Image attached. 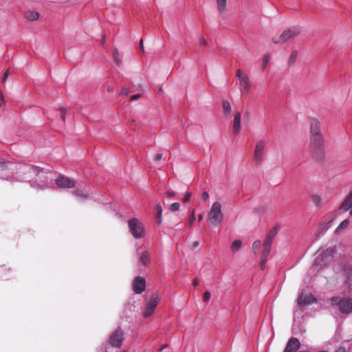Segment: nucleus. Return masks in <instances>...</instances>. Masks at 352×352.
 I'll return each instance as SVG.
<instances>
[{"instance_id":"13d9d810","label":"nucleus","mask_w":352,"mask_h":352,"mask_svg":"<svg viewBox=\"0 0 352 352\" xmlns=\"http://www.w3.org/2000/svg\"><path fill=\"white\" fill-rule=\"evenodd\" d=\"M1 100H3V95H2V94H1Z\"/></svg>"},{"instance_id":"f704fd0d","label":"nucleus","mask_w":352,"mask_h":352,"mask_svg":"<svg viewBox=\"0 0 352 352\" xmlns=\"http://www.w3.org/2000/svg\"><path fill=\"white\" fill-rule=\"evenodd\" d=\"M210 296H211V294L210 292H208V291L205 292L203 295L204 300L206 302L208 301L209 299L210 298Z\"/></svg>"},{"instance_id":"ea45409f","label":"nucleus","mask_w":352,"mask_h":352,"mask_svg":"<svg viewBox=\"0 0 352 352\" xmlns=\"http://www.w3.org/2000/svg\"><path fill=\"white\" fill-rule=\"evenodd\" d=\"M130 91L129 89L127 88H125V87H123L122 89H121V94L122 95H124V96H127L129 94Z\"/></svg>"},{"instance_id":"c756f323","label":"nucleus","mask_w":352,"mask_h":352,"mask_svg":"<svg viewBox=\"0 0 352 352\" xmlns=\"http://www.w3.org/2000/svg\"><path fill=\"white\" fill-rule=\"evenodd\" d=\"M311 200L316 205L318 206L321 204V198L318 195H314L311 197Z\"/></svg>"},{"instance_id":"20e7f679","label":"nucleus","mask_w":352,"mask_h":352,"mask_svg":"<svg viewBox=\"0 0 352 352\" xmlns=\"http://www.w3.org/2000/svg\"><path fill=\"white\" fill-rule=\"evenodd\" d=\"M208 223L212 226L220 225L223 221V214L221 211V204L219 201L212 204L208 214Z\"/></svg>"},{"instance_id":"37998d69","label":"nucleus","mask_w":352,"mask_h":352,"mask_svg":"<svg viewBox=\"0 0 352 352\" xmlns=\"http://www.w3.org/2000/svg\"><path fill=\"white\" fill-rule=\"evenodd\" d=\"M208 198H209V194L207 192H204L202 194V199L204 201H206L208 199Z\"/></svg>"},{"instance_id":"5701e85b","label":"nucleus","mask_w":352,"mask_h":352,"mask_svg":"<svg viewBox=\"0 0 352 352\" xmlns=\"http://www.w3.org/2000/svg\"><path fill=\"white\" fill-rule=\"evenodd\" d=\"M38 12L33 10H29L25 13V18L30 21H36L38 19Z\"/></svg>"},{"instance_id":"4c0bfd02","label":"nucleus","mask_w":352,"mask_h":352,"mask_svg":"<svg viewBox=\"0 0 352 352\" xmlns=\"http://www.w3.org/2000/svg\"><path fill=\"white\" fill-rule=\"evenodd\" d=\"M66 112H67V109L65 108L60 109V116H61L63 121H65V120Z\"/></svg>"},{"instance_id":"58836bf2","label":"nucleus","mask_w":352,"mask_h":352,"mask_svg":"<svg viewBox=\"0 0 352 352\" xmlns=\"http://www.w3.org/2000/svg\"><path fill=\"white\" fill-rule=\"evenodd\" d=\"M191 197V193L190 192H187L185 195H184V197L183 198V201L184 202H187L190 200Z\"/></svg>"},{"instance_id":"1a4fd4ad","label":"nucleus","mask_w":352,"mask_h":352,"mask_svg":"<svg viewBox=\"0 0 352 352\" xmlns=\"http://www.w3.org/2000/svg\"><path fill=\"white\" fill-rule=\"evenodd\" d=\"M265 142L263 140H260L256 144L254 154H253V160L256 164H261L265 155Z\"/></svg>"},{"instance_id":"7ed1b4c3","label":"nucleus","mask_w":352,"mask_h":352,"mask_svg":"<svg viewBox=\"0 0 352 352\" xmlns=\"http://www.w3.org/2000/svg\"><path fill=\"white\" fill-rule=\"evenodd\" d=\"M336 252V249L333 247L328 248L320 252L316 256L315 262L312 265L311 270L318 271L327 265L326 260L333 256Z\"/></svg>"},{"instance_id":"603ef678","label":"nucleus","mask_w":352,"mask_h":352,"mask_svg":"<svg viewBox=\"0 0 352 352\" xmlns=\"http://www.w3.org/2000/svg\"><path fill=\"white\" fill-rule=\"evenodd\" d=\"M105 41H106V36L104 35V36H102V40H101V43L102 44H104Z\"/></svg>"},{"instance_id":"c85d7f7f","label":"nucleus","mask_w":352,"mask_h":352,"mask_svg":"<svg viewBox=\"0 0 352 352\" xmlns=\"http://www.w3.org/2000/svg\"><path fill=\"white\" fill-rule=\"evenodd\" d=\"M297 57H298V52L296 50L293 51L289 56V64H294L296 62Z\"/></svg>"},{"instance_id":"e433bc0d","label":"nucleus","mask_w":352,"mask_h":352,"mask_svg":"<svg viewBox=\"0 0 352 352\" xmlns=\"http://www.w3.org/2000/svg\"><path fill=\"white\" fill-rule=\"evenodd\" d=\"M195 220V211L192 210L189 217V224L192 225Z\"/></svg>"},{"instance_id":"a878e982","label":"nucleus","mask_w":352,"mask_h":352,"mask_svg":"<svg viewBox=\"0 0 352 352\" xmlns=\"http://www.w3.org/2000/svg\"><path fill=\"white\" fill-rule=\"evenodd\" d=\"M350 223V221L349 219H345L342 222L340 223V225L337 227L336 229V232H339L341 230L346 228Z\"/></svg>"},{"instance_id":"6e6552de","label":"nucleus","mask_w":352,"mask_h":352,"mask_svg":"<svg viewBox=\"0 0 352 352\" xmlns=\"http://www.w3.org/2000/svg\"><path fill=\"white\" fill-rule=\"evenodd\" d=\"M236 76L239 80L240 90L243 94L247 95L251 89V82L248 74L241 69L236 71Z\"/></svg>"},{"instance_id":"5fc2aeb1","label":"nucleus","mask_w":352,"mask_h":352,"mask_svg":"<svg viewBox=\"0 0 352 352\" xmlns=\"http://www.w3.org/2000/svg\"><path fill=\"white\" fill-rule=\"evenodd\" d=\"M198 219H199V221H201L203 219V215L202 214L199 215Z\"/></svg>"},{"instance_id":"b1692460","label":"nucleus","mask_w":352,"mask_h":352,"mask_svg":"<svg viewBox=\"0 0 352 352\" xmlns=\"http://www.w3.org/2000/svg\"><path fill=\"white\" fill-rule=\"evenodd\" d=\"M140 261L144 265H146L149 263L150 257H149V254L147 251H144L140 254Z\"/></svg>"},{"instance_id":"f3484780","label":"nucleus","mask_w":352,"mask_h":352,"mask_svg":"<svg viewBox=\"0 0 352 352\" xmlns=\"http://www.w3.org/2000/svg\"><path fill=\"white\" fill-rule=\"evenodd\" d=\"M316 301L315 298L311 294L304 295L301 294L298 299L300 305H308Z\"/></svg>"},{"instance_id":"de8ad7c7","label":"nucleus","mask_w":352,"mask_h":352,"mask_svg":"<svg viewBox=\"0 0 352 352\" xmlns=\"http://www.w3.org/2000/svg\"><path fill=\"white\" fill-rule=\"evenodd\" d=\"M162 158V153H157L155 156V160L158 161Z\"/></svg>"},{"instance_id":"a19ab883","label":"nucleus","mask_w":352,"mask_h":352,"mask_svg":"<svg viewBox=\"0 0 352 352\" xmlns=\"http://www.w3.org/2000/svg\"><path fill=\"white\" fill-rule=\"evenodd\" d=\"M10 73H9V71L8 70H6L4 74H3V78H2V82H5L6 80H7L8 76H9Z\"/></svg>"},{"instance_id":"39448f33","label":"nucleus","mask_w":352,"mask_h":352,"mask_svg":"<svg viewBox=\"0 0 352 352\" xmlns=\"http://www.w3.org/2000/svg\"><path fill=\"white\" fill-rule=\"evenodd\" d=\"M160 301L159 295L156 293L153 294L150 298L146 302L145 305L142 308V313L144 318L151 316Z\"/></svg>"},{"instance_id":"6e6d98bb","label":"nucleus","mask_w":352,"mask_h":352,"mask_svg":"<svg viewBox=\"0 0 352 352\" xmlns=\"http://www.w3.org/2000/svg\"><path fill=\"white\" fill-rule=\"evenodd\" d=\"M349 214L352 215V209L350 210Z\"/></svg>"},{"instance_id":"49530a36","label":"nucleus","mask_w":352,"mask_h":352,"mask_svg":"<svg viewBox=\"0 0 352 352\" xmlns=\"http://www.w3.org/2000/svg\"><path fill=\"white\" fill-rule=\"evenodd\" d=\"M199 43L201 45H206L207 44V41L203 37L200 38Z\"/></svg>"},{"instance_id":"c03bdc74","label":"nucleus","mask_w":352,"mask_h":352,"mask_svg":"<svg viewBox=\"0 0 352 352\" xmlns=\"http://www.w3.org/2000/svg\"><path fill=\"white\" fill-rule=\"evenodd\" d=\"M75 194L77 195V196H79L80 197H85V195L83 194V192L81 191V190H76L75 191Z\"/></svg>"},{"instance_id":"423d86ee","label":"nucleus","mask_w":352,"mask_h":352,"mask_svg":"<svg viewBox=\"0 0 352 352\" xmlns=\"http://www.w3.org/2000/svg\"><path fill=\"white\" fill-rule=\"evenodd\" d=\"M331 304L338 306L342 314H350L352 312V300L349 298H341L340 297H333L331 298Z\"/></svg>"},{"instance_id":"9d476101","label":"nucleus","mask_w":352,"mask_h":352,"mask_svg":"<svg viewBox=\"0 0 352 352\" xmlns=\"http://www.w3.org/2000/svg\"><path fill=\"white\" fill-rule=\"evenodd\" d=\"M309 133L310 138L312 137H322V134L321 133V124L320 121L314 118H309Z\"/></svg>"},{"instance_id":"a18cd8bd","label":"nucleus","mask_w":352,"mask_h":352,"mask_svg":"<svg viewBox=\"0 0 352 352\" xmlns=\"http://www.w3.org/2000/svg\"><path fill=\"white\" fill-rule=\"evenodd\" d=\"M141 97V94H135L132 96H131V100H135Z\"/></svg>"},{"instance_id":"dca6fc26","label":"nucleus","mask_w":352,"mask_h":352,"mask_svg":"<svg viewBox=\"0 0 352 352\" xmlns=\"http://www.w3.org/2000/svg\"><path fill=\"white\" fill-rule=\"evenodd\" d=\"M300 348V342L297 338H291L284 350V352H296Z\"/></svg>"},{"instance_id":"6ab92c4d","label":"nucleus","mask_w":352,"mask_h":352,"mask_svg":"<svg viewBox=\"0 0 352 352\" xmlns=\"http://www.w3.org/2000/svg\"><path fill=\"white\" fill-rule=\"evenodd\" d=\"M241 131V113L237 112L234 117L233 120V133L235 135L239 134Z\"/></svg>"},{"instance_id":"4468645a","label":"nucleus","mask_w":352,"mask_h":352,"mask_svg":"<svg viewBox=\"0 0 352 352\" xmlns=\"http://www.w3.org/2000/svg\"><path fill=\"white\" fill-rule=\"evenodd\" d=\"M335 216L333 214H330L327 216L318 226V234H322L326 232L331 227V223L333 222Z\"/></svg>"},{"instance_id":"bb28decb","label":"nucleus","mask_w":352,"mask_h":352,"mask_svg":"<svg viewBox=\"0 0 352 352\" xmlns=\"http://www.w3.org/2000/svg\"><path fill=\"white\" fill-rule=\"evenodd\" d=\"M241 241L240 240H235L231 245V249L233 252L239 250L241 248Z\"/></svg>"},{"instance_id":"f03ea898","label":"nucleus","mask_w":352,"mask_h":352,"mask_svg":"<svg viewBox=\"0 0 352 352\" xmlns=\"http://www.w3.org/2000/svg\"><path fill=\"white\" fill-rule=\"evenodd\" d=\"M324 149L322 137H312L309 139V151L313 157L320 159L323 156Z\"/></svg>"},{"instance_id":"a211bd4d","label":"nucleus","mask_w":352,"mask_h":352,"mask_svg":"<svg viewBox=\"0 0 352 352\" xmlns=\"http://www.w3.org/2000/svg\"><path fill=\"white\" fill-rule=\"evenodd\" d=\"M271 248L267 245H263V250L261 256V268L264 269L265 263L267 259V256H269L270 252H271Z\"/></svg>"},{"instance_id":"aec40b11","label":"nucleus","mask_w":352,"mask_h":352,"mask_svg":"<svg viewBox=\"0 0 352 352\" xmlns=\"http://www.w3.org/2000/svg\"><path fill=\"white\" fill-rule=\"evenodd\" d=\"M276 234H277L276 228H274L272 230H270L268 232V234H267L263 245L272 247V241H273L275 236L276 235Z\"/></svg>"},{"instance_id":"bf43d9fd","label":"nucleus","mask_w":352,"mask_h":352,"mask_svg":"<svg viewBox=\"0 0 352 352\" xmlns=\"http://www.w3.org/2000/svg\"><path fill=\"white\" fill-rule=\"evenodd\" d=\"M1 107V104L0 103V107Z\"/></svg>"},{"instance_id":"ddd939ff","label":"nucleus","mask_w":352,"mask_h":352,"mask_svg":"<svg viewBox=\"0 0 352 352\" xmlns=\"http://www.w3.org/2000/svg\"><path fill=\"white\" fill-rule=\"evenodd\" d=\"M145 287V279L140 276L136 277L133 283V289L134 292L136 294H141L144 291Z\"/></svg>"},{"instance_id":"72a5a7b5","label":"nucleus","mask_w":352,"mask_h":352,"mask_svg":"<svg viewBox=\"0 0 352 352\" xmlns=\"http://www.w3.org/2000/svg\"><path fill=\"white\" fill-rule=\"evenodd\" d=\"M270 56L269 54H265L264 56L263 60V69H265V67H267V65L270 61Z\"/></svg>"},{"instance_id":"4be33fe9","label":"nucleus","mask_w":352,"mask_h":352,"mask_svg":"<svg viewBox=\"0 0 352 352\" xmlns=\"http://www.w3.org/2000/svg\"><path fill=\"white\" fill-rule=\"evenodd\" d=\"M217 8L221 14L227 12V0H217Z\"/></svg>"},{"instance_id":"2f4dec72","label":"nucleus","mask_w":352,"mask_h":352,"mask_svg":"<svg viewBox=\"0 0 352 352\" xmlns=\"http://www.w3.org/2000/svg\"><path fill=\"white\" fill-rule=\"evenodd\" d=\"M113 54L115 62L116 63L117 65H119L121 60L120 58L118 50L117 49H114Z\"/></svg>"},{"instance_id":"f8f14e48","label":"nucleus","mask_w":352,"mask_h":352,"mask_svg":"<svg viewBox=\"0 0 352 352\" xmlns=\"http://www.w3.org/2000/svg\"><path fill=\"white\" fill-rule=\"evenodd\" d=\"M300 32V30L297 27L288 28L287 30H285L280 36V41L286 42L298 35Z\"/></svg>"},{"instance_id":"f257e3e1","label":"nucleus","mask_w":352,"mask_h":352,"mask_svg":"<svg viewBox=\"0 0 352 352\" xmlns=\"http://www.w3.org/2000/svg\"><path fill=\"white\" fill-rule=\"evenodd\" d=\"M15 168L16 180L28 182L32 188L36 189H44L47 186L43 181L38 182V179L41 178L44 173L43 168L29 164H18Z\"/></svg>"},{"instance_id":"393cba45","label":"nucleus","mask_w":352,"mask_h":352,"mask_svg":"<svg viewBox=\"0 0 352 352\" xmlns=\"http://www.w3.org/2000/svg\"><path fill=\"white\" fill-rule=\"evenodd\" d=\"M156 217L159 223H161L162 219V207L160 204H157L155 207Z\"/></svg>"},{"instance_id":"9b49d317","label":"nucleus","mask_w":352,"mask_h":352,"mask_svg":"<svg viewBox=\"0 0 352 352\" xmlns=\"http://www.w3.org/2000/svg\"><path fill=\"white\" fill-rule=\"evenodd\" d=\"M124 340L122 330L114 331L109 337V342L113 346L120 348Z\"/></svg>"},{"instance_id":"cd10ccee","label":"nucleus","mask_w":352,"mask_h":352,"mask_svg":"<svg viewBox=\"0 0 352 352\" xmlns=\"http://www.w3.org/2000/svg\"><path fill=\"white\" fill-rule=\"evenodd\" d=\"M223 108L226 113H230L232 111L230 103L227 100L223 101Z\"/></svg>"},{"instance_id":"09e8293b","label":"nucleus","mask_w":352,"mask_h":352,"mask_svg":"<svg viewBox=\"0 0 352 352\" xmlns=\"http://www.w3.org/2000/svg\"><path fill=\"white\" fill-rule=\"evenodd\" d=\"M192 284L194 285V287H197L199 284V281L197 279H194L193 281H192Z\"/></svg>"},{"instance_id":"4d7b16f0","label":"nucleus","mask_w":352,"mask_h":352,"mask_svg":"<svg viewBox=\"0 0 352 352\" xmlns=\"http://www.w3.org/2000/svg\"><path fill=\"white\" fill-rule=\"evenodd\" d=\"M12 166H13L12 164H10V169H13Z\"/></svg>"},{"instance_id":"3c124183","label":"nucleus","mask_w":352,"mask_h":352,"mask_svg":"<svg viewBox=\"0 0 352 352\" xmlns=\"http://www.w3.org/2000/svg\"><path fill=\"white\" fill-rule=\"evenodd\" d=\"M199 245V242L198 241H195L193 243H192V247L195 248H197V246Z\"/></svg>"},{"instance_id":"412c9836","label":"nucleus","mask_w":352,"mask_h":352,"mask_svg":"<svg viewBox=\"0 0 352 352\" xmlns=\"http://www.w3.org/2000/svg\"><path fill=\"white\" fill-rule=\"evenodd\" d=\"M351 208H352V191L350 192V194L348 195V197L346 198V199L342 204V205L340 207V209L344 211H347Z\"/></svg>"},{"instance_id":"473e14b6","label":"nucleus","mask_w":352,"mask_h":352,"mask_svg":"<svg viewBox=\"0 0 352 352\" xmlns=\"http://www.w3.org/2000/svg\"><path fill=\"white\" fill-rule=\"evenodd\" d=\"M179 208L180 204L178 202L173 203L169 206V209L173 212L179 210Z\"/></svg>"},{"instance_id":"2eb2a0df","label":"nucleus","mask_w":352,"mask_h":352,"mask_svg":"<svg viewBox=\"0 0 352 352\" xmlns=\"http://www.w3.org/2000/svg\"><path fill=\"white\" fill-rule=\"evenodd\" d=\"M56 185L60 188H72L75 186V182L68 177L60 176L56 179Z\"/></svg>"},{"instance_id":"864d4df0","label":"nucleus","mask_w":352,"mask_h":352,"mask_svg":"<svg viewBox=\"0 0 352 352\" xmlns=\"http://www.w3.org/2000/svg\"><path fill=\"white\" fill-rule=\"evenodd\" d=\"M140 46H141L142 50H143L144 47H143V41L142 40L140 41Z\"/></svg>"},{"instance_id":"7c9ffc66","label":"nucleus","mask_w":352,"mask_h":352,"mask_svg":"<svg viewBox=\"0 0 352 352\" xmlns=\"http://www.w3.org/2000/svg\"><path fill=\"white\" fill-rule=\"evenodd\" d=\"M261 245V243L260 241H256L252 244V250L254 251V253L256 254L258 250L260 249Z\"/></svg>"},{"instance_id":"c9c22d12","label":"nucleus","mask_w":352,"mask_h":352,"mask_svg":"<svg viewBox=\"0 0 352 352\" xmlns=\"http://www.w3.org/2000/svg\"><path fill=\"white\" fill-rule=\"evenodd\" d=\"M7 168V164L3 162H0V170L2 171L4 169ZM3 175L2 173H0V177H3Z\"/></svg>"},{"instance_id":"0eeeda50","label":"nucleus","mask_w":352,"mask_h":352,"mask_svg":"<svg viewBox=\"0 0 352 352\" xmlns=\"http://www.w3.org/2000/svg\"><path fill=\"white\" fill-rule=\"evenodd\" d=\"M129 231L135 239H140L144 236L143 224L137 219H132L128 221Z\"/></svg>"},{"instance_id":"8fccbe9b","label":"nucleus","mask_w":352,"mask_h":352,"mask_svg":"<svg viewBox=\"0 0 352 352\" xmlns=\"http://www.w3.org/2000/svg\"><path fill=\"white\" fill-rule=\"evenodd\" d=\"M336 352H346V350L344 347H340L336 351Z\"/></svg>"},{"instance_id":"79ce46f5","label":"nucleus","mask_w":352,"mask_h":352,"mask_svg":"<svg viewBox=\"0 0 352 352\" xmlns=\"http://www.w3.org/2000/svg\"><path fill=\"white\" fill-rule=\"evenodd\" d=\"M165 195L166 197H175L176 195V193H175V192H174L173 190H168L165 193Z\"/></svg>"}]
</instances>
